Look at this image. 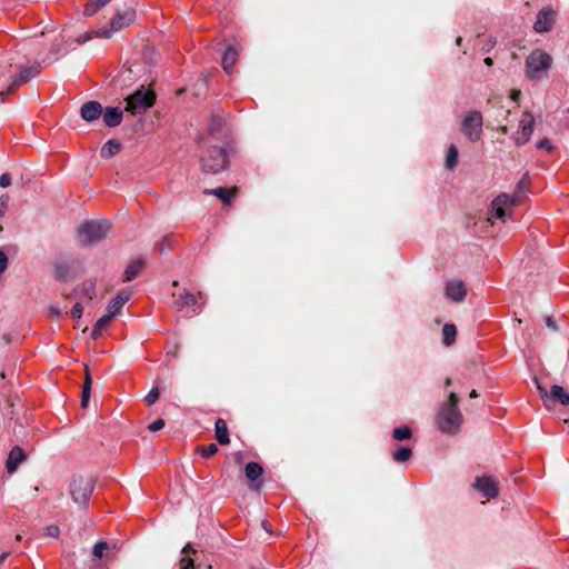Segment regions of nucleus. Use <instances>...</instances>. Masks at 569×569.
<instances>
[{
  "instance_id": "nucleus-1",
  "label": "nucleus",
  "mask_w": 569,
  "mask_h": 569,
  "mask_svg": "<svg viewBox=\"0 0 569 569\" xmlns=\"http://www.w3.org/2000/svg\"><path fill=\"white\" fill-rule=\"evenodd\" d=\"M458 395L451 391L448 396V400L440 406L436 415V425L441 432H458L463 420L462 415L458 408Z\"/></svg>"
},
{
  "instance_id": "nucleus-2",
  "label": "nucleus",
  "mask_w": 569,
  "mask_h": 569,
  "mask_svg": "<svg viewBox=\"0 0 569 569\" xmlns=\"http://www.w3.org/2000/svg\"><path fill=\"white\" fill-rule=\"evenodd\" d=\"M527 176L528 173H526L523 178L518 181L516 186V192L513 196L501 193L495 198V200L491 203L489 220L499 219L501 221H505L507 217V211L512 209L520 201L521 194L528 188Z\"/></svg>"
},
{
  "instance_id": "nucleus-3",
  "label": "nucleus",
  "mask_w": 569,
  "mask_h": 569,
  "mask_svg": "<svg viewBox=\"0 0 569 569\" xmlns=\"http://www.w3.org/2000/svg\"><path fill=\"white\" fill-rule=\"evenodd\" d=\"M111 229L108 220L86 221L78 228L79 241L82 246H91L102 241Z\"/></svg>"
},
{
  "instance_id": "nucleus-4",
  "label": "nucleus",
  "mask_w": 569,
  "mask_h": 569,
  "mask_svg": "<svg viewBox=\"0 0 569 569\" xmlns=\"http://www.w3.org/2000/svg\"><path fill=\"white\" fill-rule=\"evenodd\" d=\"M229 153L224 146L218 147L212 146L200 158L201 170L204 173L216 174L228 168Z\"/></svg>"
},
{
  "instance_id": "nucleus-5",
  "label": "nucleus",
  "mask_w": 569,
  "mask_h": 569,
  "mask_svg": "<svg viewBox=\"0 0 569 569\" xmlns=\"http://www.w3.org/2000/svg\"><path fill=\"white\" fill-rule=\"evenodd\" d=\"M552 58L543 50H533L526 59V74L530 79H537L541 71L550 68Z\"/></svg>"
},
{
  "instance_id": "nucleus-6",
  "label": "nucleus",
  "mask_w": 569,
  "mask_h": 569,
  "mask_svg": "<svg viewBox=\"0 0 569 569\" xmlns=\"http://www.w3.org/2000/svg\"><path fill=\"white\" fill-rule=\"evenodd\" d=\"M94 489V480L90 477H73L70 483V495L76 503L86 505Z\"/></svg>"
},
{
  "instance_id": "nucleus-7",
  "label": "nucleus",
  "mask_w": 569,
  "mask_h": 569,
  "mask_svg": "<svg viewBox=\"0 0 569 569\" xmlns=\"http://www.w3.org/2000/svg\"><path fill=\"white\" fill-rule=\"evenodd\" d=\"M136 20V10L133 8H126L119 10L111 19L110 29H101L97 36L110 38L113 32L120 31L126 27L131 26Z\"/></svg>"
},
{
  "instance_id": "nucleus-8",
  "label": "nucleus",
  "mask_w": 569,
  "mask_h": 569,
  "mask_svg": "<svg viewBox=\"0 0 569 569\" xmlns=\"http://www.w3.org/2000/svg\"><path fill=\"white\" fill-rule=\"evenodd\" d=\"M535 383L546 407L555 403H560L562 406L569 405V392L563 387L553 385L550 391H548L537 378H535Z\"/></svg>"
},
{
  "instance_id": "nucleus-9",
  "label": "nucleus",
  "mask_w": 569,
  "mask_h": 569,
  "mask_svg": "<svg viewBox=\"0 0 569 569\" xmlns=\"http://www.w3.org/2000/svg\"><path fill=\"white\" fill-rule=\"evenodd\" d=\"M156 96L152 91L138 90L127 99L126 110L132 114L144 112L153 106Z\"/></svg>"
},
{
  "instance_id": "nucleus-10",
  "label": "nucleus",
  "mask_w": 569,
  "mask_h": 569,
  "mask_svg": "<svg viewBox=\"0 0 569 569\" xmlns=\"http://www.w3.org/2000/svg\"><path fill=\"white\" fill-rule=\"evenodd\" d=\"M482 114L480 111L472 110L468 112L462 121L461 130L468 140L476 142L482 134Z\"/></svg>"
},
{
  "instance_id": "nucleus-11",
  "label": "nucleus",
  "mask_w": 569,
  "mask_h": 569,
  "mask_svg": "<svg viewBox=\"0 0 569 569\" xmlns=\"http://www.w3.org/2000/svg\"><path fill=\"white\" fill-rule=\"evenodd\" d=\"M555 21V10L550 7H545L538 12L533 29L538 33L549 32L552 29Z\"/></svg>"
},
{
  "instance_id": "nucleus-12",
  "label": "nucleus",
  "mask_w": 569,
  "mask_h": 569,
  "mask_svg": "<svg viewBox=\"0 0 569 569\" xmlns=\"http://www.w3.org/2000/svg\"><path fill=\"white\" fill-rule=\"evenodd\" d=\"M533 117L529 112H525L519 121V136L515 138L517 146L527 143L533 132Z\"/></svg>"
},
{
  "instance_id": "nucleus-13",
  "label": "nucleus",
  "mask_w": 569,
  "mask_h": 569,
  "mask_svg": "<svg viewBox=\"0 0 569 569\" xmlns=\"http://www.w3.org/2000/svg\"><path fill=\"white\" fill-rule=\"evenodd\" d=\"M39 66L33 64L23 68L17 76L12 78L11 84L9 86L8 90L1 91L0 94L3 97L4 94L12 92L16 88L22 86L31 78L36 77L39 73Z\"/></svg>"
},
{
  "instance_id": "nucleus-14",
  "label": "nucleus",
  "mask_w": 569,
  "mask_h": 569,
  "mask_svg": "<svg viewBox=\"0 0 569 569\" xmlns=\"http://www.w3.org/2000/svg\"><path fill=\"white\" fill-rule=\"evenodd\" d=\"M192 307V313L198 315L202 310V306L198 305L197 297L190 291L184 290L179 297L174 300V308L177 311H181L184 308Z\"/></svg>"
},
{
  "instance_id": "nucleus-15",
  "label": "nucleus",
  "mask_w": 569,
  "mask_h": 569,
  "mask_svg": "<svg viewBox=\"0 0 569 569\" xmlns=\"http://www.w3.org/2000/svg\"><path fill=\"white\" fill-rule=\"evenodd\" d=\"M473 487L479 490L483 497L491 499L499 493L497 482L492 477H479L476 479Z\"/></svg>"
},
{
  "instance_id": "nucleus-16",
  "label": "nucleus",
  "mask_w": 569,
  "mask_h": 569,
  "mask_svg": "<svg viewBox=\"0 0 569 569\" xmlns=\"http://www.w3.org/2000/svg\"><path fill=\"white\" fill-rule=\"evenodd\" d=\"M81 118L92 122L102 116V106L98 101H88L80 109Z\"/></svg>"
},
{
  "instance_id": "nucleus-17",
  "label": "nucleus",
  "mask_w": 569,
  "mask_h": 569,
  "mask_svg": "<svg viewBox=\"0 0 569 569\" xmlns=\"http://www.w3.org/2000/svg\"><path fill=\"white\" fill-rule=\"evenodd\" d=\"M467 290L462 281H449L446 284V296L452 301L459 302L465 299Z\"/></svg>"
},
{
  "instance_id": "nucleus-18",
  "label": "nucleus",
  "mask_w": 569,
  "mask_h": 569,
  "mask_svg": "<svg viewBox=\"0 0 569 569\" xmlns=\"http://www.w3.org/2000/svg\"><path fill=\"white\" fill-rule=\"evenodd\" d=\"M24 459H26L24 451L19 446L13 447L11 449V451L9 452V456L7 459V463H6L7 471L9 473H13L17 470L18 466Z\"/></svg>"
},
{
  "instance_id": "nucleus-19",
  "label": "nucleus",
  "mask_w": 569,
  "mask_h": 569,
  "mask_svg": "<svg viewBox=\"0 0 569 569\" xmlns=\"http://www.w3.org/2000/svg\"><path fill=\"white\" fill-rule=\"evenodd\" d=\"M102 118L107 127H117L122 121V110L119 107H108L102 111Z\"/></svg>"
},
{
  "instance_id": "nucleus-20",
  "label": "nucleus",
  "mask_w": 569,
  "mask_h": 569,
  "mask_svg": "<svg viewBox=\"0 0 569 569\" xmlns=\"http://www.w3.org/2000/svg\"><path fill=\"white\" fill-rule=\"evenodd\" d=\"M144 260L139 258V259H136L134 261H132L124 270L123 274H122V281L123 282H130L132 280H134L139 274L140 272L142 271V269L144 268Z\"/></svg>"
},
{
  "instance_id": "nucleus-21",
  "label": "nucleus",
  "mask_w": 569,
  "mask_h": 569,
  "mask_svg": "<svg viewBox=\"0 0 569 569\" xmlns=\"http://www.w3.org/2000/svg\"><path fill=\"white\" fill-rule=\"evenodd\" d=\"M129 298H130V292H128V291L119 292L116 296V298H113L108 303V315L111 316V318H114V316L121 310V308L129 300Z\"/></svg>"
},
{
  "instance_id": "nucleus-22",
  "label": "nucleus",
  "mask_w": 569,
  "mask_h": 569,
  "mask_svg": "<svg viewBox=\"0 0 569 569\" xmlns=\"http://www.w3.org/2000/svg\"><path fill=\"white\" fill-rule=\"evenodd\" d=\"M237 192V188L228 189L223 187H219L216 189H206L203 191L204 194H213L219 198L223 203H230L232 197Z\"/></svg>"
},
{
  "instance_id": "nucleus-23",
  "label": "nucleus",
  "mask_w": 569,
  "mask_h": 569,
  "mask_svg": "<svg viewBox=\"0 0 569 569\" xmlns=\"http://www.w3.org/2000/svg\"><path fill=\"white\" fill-rule=\"evenodd\" d=\"M238 50L233 47H228L223 57H222V68L227 73H231L233 66L238 59Z\"/></svg>"
},
{
  "instance_id": "nucleus-24",
  "label": "nucleus",
  "mask_w": 569,
  "mask_h": 569,
  "mask_svg": "<svg viewBox=\"0 0 569 569\" xmlns=\"http://www.w3.org/2000/svg\"><path fill=\"white\" fill-rule=\"evenodd\" d=\"M216 439L220 445H228L230 442L227 422L219 418L214 423Z\"/></svg>"
},
{
  "instance_id": "nucleus-25",
  "label": "nucleus",
  "mask_w": 569,
  "mask_h": 569,
  "mask_svg": "<svg viewBox=\"0 0 569 569\" xmlns=\"http://www.w3.org/2000/svg\"><path fill=\"white\" fill-rule=\"evenodd\" d=\"M209 137L212 139H219L218 134H220L223 139L228 138L227 131L222 129V121L218 117H212L211 122L209 124Z\"/></svg>"
},
{
  "instance_id": "nucleus-26",
  "label": "nucleus",
  "mask_w": 569,
  "mask_h": 569,
  "mask_svg": "<svg viewBox=\"0 0 569 569\" xmlns=\"http://www.w3.org/2000/svg\"><path fill=\"white\" fill-rule=\"evenodd\" d=\"M84 370H86V377H84V383H83L82 397H81V407L82 408L88 407L90 393H91V385H92V378H91L88 366H86Z\"/></svg>"
},
{
  "instance_id": "nucleus-27",
  "label": "nucleus",
  "mask_w": 569,
  "mask_h": 569,
  "mask_svg": "<svg viewBox=\"0 0 569 569\" xmlns=\"http://www.w3.org/2000/svg\"><path fill=\"white\" fill-rule=\"evenodd\" d=\"M196 550L191 547V545H186L182 548L183 556L181 557L179 561V569H194V562L193 559L190 558V553H194Z\"/></svg>"
},
{
  "instance_id": "nucleus-28",
  "label": "nucleus",
  "mask_w": 569,
  "mask_h": 569,
  "mask_svg": "<svg viewBox=\"0 0 569 569\" xmlns=\"http://www.w3.org/2000/svg\"><path fill=\"white\" fill-rule=\"evenodd\" d=\"M121 149V144L116 140L107 141L101 148L102 158H111L117 154Z\"/></svg>"
},
{
  "instance_id": "nucleus-29",
  "label": "nucleus",
  "mask_w": 569,
  "mask_h": 569,
  "mask_svg": "<svg viewBox=\"0 0 569 569\" xmlns=\"http://www.w3.org/2000/svg\"><path fill=\"white\" fill-rule=\"evenodd\" d=\"M263 472L262 467L257 462H249L244 467L246 477L250 481H256Z\"/></svg>"
},
{
  "instance_id": "nucleus-30",
  "label": "nucleus",
  "mask_w": 569,
  "mask_h": 569,
  "mask_svg": "<svg viewBox=\"0 0 569 569\" xmlns=\"http://www.w3.org/2000/svg\"><path fill=\"white\" fill-rule=\"evenodd\" d=\"M457 336V328L455 325L446 323L442 328L443 343L450 346L455 342Z\"/></svg>"
},
{
  "instance_id": "nucleus-31",
  "label": "nucleus",
  "mask_w": 569,
  "mask_h": 569,
  "mask_svg": "<svg viewBox=\"0 0 569 569\" xmlns=\"http://www.w3.org/2000/svg\"><path fill=\"white\" fill-rule=\"evenodd\" d=\"M112 319L113 318H111V316H109L108 313L102 316L101 318H99L98 321L96 322V325L93 326V329L91 332L92 338L98 339V337L101 335V331L103 330V328L106 326H108Z\"/></svg>"
},
{
  "instance_id": "nucleus-32",
  "label": "nucleus",
  "mask_w": 569,
  "mask_h": 569,
  "mask_svg": "<svg viewBox=\"0 0 569 569\" xmlns=\"http://www.w3.org/2000/svg\"><path fill=\"white\" fill-rule=\"evenodd\" d=\"M458 162V149L455 144H450L446 158V167L452 170Z\"/></svg>"
},
{
  "instance_id": "nucleus-33",
  "label": "nucleus",
  "mask_w": 569,
  "mask_h": 569,
  "mask_svg": "<svg viewBox=\"0 0 569 569\" xmlns=\"http://www.w3.org/2000/svg\"><path fill=\"white\" fill-rule=\"evenodd\" d=\"M412 456V450L409 447H400L393 453L392 458L396 462H405Z\"/></svg>"
},
{
  "instance_id": "nucleus-34",
  "label": "nucleus",
  "mask_w": 569,
  "mask_h": 569,
  "mask_svg": "<svg viewBox=\"0 0 569 569\" xmlns=\"http://www.w3.org/2000/svg\"><path fill=\"white\" fill-rule=\"evenodd\" d=\"M94 289H96V283L93 281H88V282L82 283L79 287L78 292L82 297H86L89 300H91L94 297V293H96Z\"/></svg>"
},
{
  "instance_id": "nucleus-35",
  "label": "nucleus",
  "mask_w": 569,
  "mask_h": 569,
  "mask_svg": "<svg viewBox=\"0 0 569 569\" xmlns=\"http://www.w3.org/2000/svg\"><path fill=\"white\" fill-rule=\"evenodd\" d=\"M411 436H412V432H411L410 428L407 426L395 428L392 431L393 439H396L398 441L408 440L411 438Z\"/></svg>"
},
{
  "instance_id": "nucleus-36",
  "label": "nucleus",
  "mask_w": 569,
  "mask_h": 569,
  "mask_svg": "<svg viewBox=\"0 0 569 569\" xmlns=\"http://www.w3.org/2000/svg\"><path fill=\"white\" fill-rule=\"evenodd\" d=\"M110 549V546L106 541H99L94 545L92 553L97 559H101L106 556V551Z\"/></svg>"
},
{
  "instance_id": "nucleus-37",
  "label": "nucleus",
  "mask_w": 569,
  "mask_h": 569,
  "mask_svg": "<svg viewBox=\"0 0 569 569\" xmlns=\"http://www.w3.org/2000/svg\"><path fill=\"white\" fill-rule=\"evenodd\" d=\"M160 392L158 387H153L150 392L144 397V401L148 403V406H152L157 402L159 399Z\"/></svg>"
},
{
  "instance_id": "nucleus-38",
  "label": "nucleus",
  "mask_w": 569,
  "mask_h": 569,
  "mask_svg": "<svg viewBox=\"0 0 569 569\" xmlns=\"http://www.w3.org/2000/svg\"><path fill=\"white\" fill-rule=\"evenodd\" d=\"M199 451L203 458H209L218 451V447L216 443H210L206 447L199 448Z\"/></svg>"
},
{
  "instance_id": "nucleus-39",
  "label": "nucleus",
  "mask_w": 569,
  "mask_h": 569,
  "mask_svg": "<svg viewBox=\"0 0 569 569\" xmlns=\"http://www.w3.org/2000/svg\"><path fill=\"white\" fill-rule=\"evenodd\" d=\"M101 7L94 2V0H90L83 9L84 16L91 17L93 16Z\"/></svg>"
},
{
  "instance_id": "nucleus-40",
  "label": "nucleus",
  "mask_w": 569,
  "mask_h": 569,
  "mask_svg": "<svg viewBox=\"0 0 569 569\" xmlns=\"http://www.w3.org/2000/svg\"><path fill=\"white\" fill-rule=\"evenodd\" d=\"M10 197L4 193L0 197V217H3L8 210Z\"/></svg>"
},
{
  "instance_id": "nucleus-41",
  "label": "nucleus",
  "mask_w": 569,
  "mask_h": 569,
  "mask_svg": "<svg viewBox=\"0 0 569 569\" xmlns=\"http://www.w3.org/2000/svg\"><path fill=\"white\" fill-rule=\"evenodd\" d=\"M163 427H164V420L163 419H157L156 421L150 423L148 428H149L150 431L156 432V431L161 430Z\"/></svg>"
},
{
  "instance_id": "nucleus-42",
  "label": "nucleus",
  "mask_w": 569,
  "mask_h": 569,
  "mask_svg": "<svg viewBox=\"0 0 569 569\" xmlns=\"http://www.w3.org/2000/svg\"><path fill=\"white\" fill-rule=\"evenodd\" d=\"M82 312H83V308L81 306V303L77 302L72 309H71V315L73 318L76 319H80L81 316H82Z\"/></svg>"
},
{
  "instance_id": "nucleus-43",
  "label": "nucleus",
  "mask_w": 569,
  "mask_h": 569,
  "mask_svg": "<svg viewBox=\"0 0 569 569\" xmlns=\"http://www.w3.org/2000/svg\"><path fill=\"white\" fill-rule=\"evenodd\" d=\"M538 149H547L548 151H551L553 149L552 144L550 143L549 139L543 138L537 143Z\"/></svg>"
},
{
  "instance_id": "nucleus-44",
  "label": "nucleus",
  "mask_w": 569,
  "mask_h": 569,
  "mask_svg": "<svg viewBox=\"0 0 569 569\" xmlns=\"http://www.w3.org/2000/svg\"><path fill=\"white\" fill-rule=\"evenodd\" d=\"M7 268H8V257L2 250H0V273L6 271Z\"/></svg>"
},
{
  "instance_id": "nucleus-45",
  "label": "nucleus",
  "mask_w": 569,
  "mask_h": 569,
  "mask_svg": "<svg viewBox=\"0 0 569 569\" xmlns=\"http://www.w3.org/2000/svg\"><path fill=\"white\" fill-rule=\"evenodd\" d=\"M11 184V176L9 173H2L0 176V187L7 188Z\"/></svg>"
},
{
  "instance_id": "nucleus-46",
  "label": "nucleus",
  "mask_w": 569,
  "mask_h": 569,
  "mask_svg": "<svg viewBox=\"0 0 569 569\" xmlns=\"http://www.w3.org/2000/svg\"><path fill=\"white\" fill-rule=\"evenodd\" d=\"M46 531H47V535H48V536L53 537V538L58 537V536H59V533H60V529H59V527H58V526H56V525L48 526V527L46 528Z\"/></svg>"
},
{
  "instance_id": "nucleus-47",
  "label": "nucleus",
  "mask_w": 569,
  "mask_h": 569,
  "mask_svg": "<svg viewBox=\"0 0 569 569\" xmlns=\"http://www.w3.org/2000/svg\"><path fill=\"white\" fill-rule=\"evenodd\" d=\"M545 321H546V326L549 329H551L553 331H556L558 329L557 323H556V321L552 318L547 317Z\"/></svg>"
},
{
  "instance_id": "nucleus-48",
  "label": "nucleus",
  "mask_w": 569,
  "mask_h": 569,
  "mask_svg": "<svg viewBox=\"0 0 569 569\" xmlns=\"http://www.w3.org/2000/svg\"><path fill=\"white\" fill-rule=\"evenodd\" d=\"M261 527L266 530V532L271 533V525L267 520L261 521Z\"/></svg>"
},
{
  "instance_id": "nucleus-49",
  "label": "nucleus",
  "mask_w": 569,
  "mask_h": 569,
  "mask_svg": "<svg viewBox=\"0 0 569 569\" xmlns=\"http://www.w3.org/2000/svg\"><path fill=\"white\" fill-rule=\"evenodd\" d=\"M111 0H94L101 8L109 3Z\"/></svg>"
},
{
  "instance_id": "nucleus-50",
  "label": "nucleus",
  "mask_w": 569,
  "mask_h": 569,
  "mask_svg": "<svg viewBox=\"0 0 569 569\" xmlns=\"http://www.w3.org/2000/svg\"><path fill=\"white\" fill-rule=\"evenodd\" d=\"M519 97H520V91H513V92L511 93V99H512L513 101H517V100L519 99Z\"/></svg>"
},
{
  "instance_id": "nucleus-51",
  "label": "nucleus",
  "mask_w": 569,
  "mask_h": 569,
  "mask_svg": "<svg viewBox=\"0 0 569 569\" xmlns=\"http://www.w3.org/2000/svg\"><path fill=\"white\" fill-rule=\"evenodd\" d=\"M7 557H8L7 552H3L0 555V566L3 563V561L7 559Z\"/></svg>"
},
{
  "instance_id": "nucleus-52",
  "label": "nucleus",
  "mask_w": 569,
  "mask_h": 569,
  "mask_svg": "<svg viewBox=\"0 0 569 569\" xmlns=\"http://www.w3.org/2000/svg\"><path fill=\"white\" fill-rule=\"evenodd\" d=\"M483 61L487 66H492V63H493V61L490 57H487Z\"/></svg>"
},
{
  "instance_id": "nucleus-53",
  "label": "nucleus",
  "mask_w": 569,
  "mask_h": 569,
  "mask_svg": "<svg viewBox=\"0 0 569 569\" xmlns=\"http://www.w3.org/2000/svg\"><path fill=\"white\" fill-rule=\"evenodd\" d=\"M469 397H470L471 399L477 398V397H478L477 391H476V390H472V391L469 393Z\"/></svg>"
},
{
  "instance_id": "nucleus-54",
  "label": "nucleus",
  "mask_w": 569,
  "mask_h": 569,
  "mask_svg": "<svg viewBox=\"0 0 569 569\" xmlns=\"http://www.w3.org/2000/svg\"><path fill=\"white\" fill-rule=\"evenodd\" d=\"M461 42H462V38H461V37H458V38L456 39V43H457V46H460V44H461Z\"/></svg>"
},
{
  "instance_id": "nucleus-55",
  "label": "nucleus",
  "mask_w": 569,
  "mask_h": 569,
  "mask_svg": "<svg viewBox=\"0 0 569 569\" xmlns=\"http://www.w3.org/2000/svg\"><path fill=\"white\" fill-rule=\"evenodd\" d=\"M156 249L159 250V251H162L163 250L162 244L161 243H157L156 244Z\"/></svg>"
},
{
  "instance_id": "nucleus-56",
  "label": "nucleus",
  "mask_w": 569,
  "mask_h": 569,
  "mask_svg": "<svg viewBox=\"0 0 569 569\" xmlns=\"http://www.w3.org/2000/svg\"><path fill=\"white\" fill-rule=\"evenodd\" d=\"M451 385V379L450 378H447L446 379V387H449Z\"/></svg>"
},
{
  "instance_id": "nucleus-57",
  "label": "nucleus",
  "mask_w": 569,
  "mask_h": 569,
  "mask_svg": "<svg viewBox=\"0 0 569 569\" xmlns=\"http://www.w3.org/2000/svg\"><path fill=\"white\" fill-rule=\"evenodd\" d=\"M52 313H53L54 316H59V313H60V312H59V310L52 309Z\"/></svg>"
},
{
  "instance_id": "nucleus-58",
  "label": "nucleus",
  "mask_w": 569,
  "mask_h": 569,
  "mask_svg": "<svg viewBox=\"0 0 569 569\" xmlns=\"http://www.w3.org/2000/svg\"><path fill=\"white\" fill-rule=\"evenodd\" d=\"M178 284H179L178 281H173V283H172L173 287H178Z\"/></svg>"
},
{
  "instance_id": "nucleus-59",
  "label": "nucleus",
  "mask_w": 569,
  "mask_h": 569,
  "mask_svg": "<svg viewBox=\"0 0 569 569\" xmlns=\"http://www.w3.org/2000/svg\"><path fill=\"white\" fill-rule=\"evenodd\" d=\"M89 39H91V36L90 34L86 36V40H89Z\"/></svg>"
}]
</instances>
